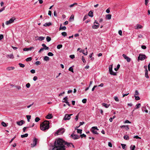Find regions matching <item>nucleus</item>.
I'll return each instance as SVG.
<instances>
[{"instance_id":"f257e3e1","label":"nucleus","mask_w":150,"mask_h":150,"mask_svg":"<svg viewBox=\"0 0 150 150\" xmlns=\"http://www.w3.org/2000/svg\"><path fill=\"white\" fill-rule=\"evenodd\" d=\"M66 142L62 139L59 138L56 139L54 146V149L57 150H66L65 145Z\"/></svg>"},{"instance_id":"f03ea898","label":"nucleus","mask_w":150,"mask_h":150,"mask_svg":"<svg viewBox=\"0 0 150 150\" xmlns=\"http://www.w3.org/2000/svg\"><path fill=\"white\" fill-rule=\"evenodd\" d=\"M40 128L41 130L45 131L48 129L49 128V122L45 120L40 125Z\"/></svg>"},{"instance_id":"7ed1b4c3","label":"nucleus","mask_w":150,"mask_h":150,"mask_svg":"<svg viewBox=\"0 0 150 150\" xmlns=\"http://www.w3.org/2000/svg\"><path fill=\"white\" fill-rule=\"evenodd\" d=\"M65 131V129L64 128L59 129L57 132H56V134L57 135H61L63 134Z\"/></svg>"},{"instance_id":"20e7f679","label":"nucleus","mask_w":150,"mask_h":150,"mask_svg":"<svg viewBox=\"0 0 150 150\" xmlns=\"http://www.w3.org/2000/svg\"><path fill=\"white\" fill-rule=\"evenodd\" d=\"M38 139L36 138H34L33 139V143L31 145L32 147H34L36 146L37 144Z\"/></svg>"},{"instance_id":"39448f33","label":"nucleus","mask_w":150,"mask_h":150,"mask_svg":"<svg viewBox=\"0 0 150 150\" xmlns=\"http://www.w3.org/2000/svg\"><path fill=\"white\" fill-rule=\"evenodd\" d=\"M92 129H91V131L92 132V133L94 134H98V133L96 131H95V129H96L97 130H98V129L97 127L95 126V127H92Z\"/></svg>"},{"instance_id":"423d86ee","label":"nucleus","mask_w":150,"mask_h":150,"mask_svg":"<svg viewBox=\"0 0 150 150\" xmlns=\"http://www.w3.org/2000/svg\"><path fill=\"white\" fill-rule=\"evenodd\" d=\"M146 57L145 55L140 54L138 57V59L139 60H143L145 59Z\"/></svg>"},{"instance_id":"0eeeda50","label":"nucleus","mask_w":150,"mask_h":150,"mask_svg":"<svg viewBox=\"0 0 150 150\" xmlns=\"http://www.w3.org/2000/svg\"><path fill=\"white\" fill-rule=\"evenodd\" d=\"M72 115V114L69 115L66 114L64 118V120H69L71 118V116Z\"/></svg>"},{"instance_id":"6e6552de","label":"nucleus","mask_w":150,"mask_h":150,"mask_svg":"<svg viewBox=\"0 0 150 150\" xmlns=\"http://www.w3.org/2000/svg\"><path fill=\"white\" fill-rule=\"evenodd\" d=\"M15 19L13 18H11L10 19L9 21H7L6 22V25H8L10 24H11L13 23Z\"/></svg>"},{"instance_id":"1a4fd4ad","label":"nucleus","mask_w":150,"mask_h":150,"mask_svg":"<svg viewBox=\"0 0 150 150\" xmlns=\"http://www.w3.org/2000/svg\"><path fill=\"white\" fill-rule=\"evenodd\" d=\"M71 137L74 139H78L80 137V136L79 135L74 134H72L71 135Z\"/></svg>"},{"instance_id":"9d476101","label":"nucleus","mask_w":150,"mask_h":150,"mask_svg":"<svg viewBox=\"0 0 150 150\" xmlns=\"http://www.w3.org/2000/svg\"><path fill=\"white\" fill-rule=\"evenodd\" d=\"M122 56L125 58V59L128 62H130L131 60V59L127 56L125 54H123L122 55Z\"/></svg>"},{"instance_id":"9b49d317","label":"nucleus","mask_w":150,"mask_h":150,"mask_svg":"<svg viewBox=\"0 0 150 150\" xmlns=\"http://www.w3.org/2000/svg\"><path fill=\"white\" fill-rule=\"evenodd\" d=\"M24 123L25 121L23 120H21L20 121L17 122H16L17 124L19 126H21Z\"/></svg>"},{"instance_id":"f8f14e48","label":"nucleus","mask_w":150,"mask_h":150,"mask_svg":"<svg viewBox=\"0 0 150 150\" xmlns=\"http://www.w3.org/2000/svg\"><path fill=\"white\" fill-rule=\"evenodd\" d=\"M143 26L139 24H137L134 27V28L135 29H141L142 28Z\"/></svg>"},{"instance_id":"ddd939ff","label":"nucleus","mask_w":150,"mask_h":150,"mask_svg":"<svg viewBox=\"0 0 150 150\" xmlns=\"http://www.w3.org/2000/svg\"><path fill=\"white\" fill-rule=\"evenodd\" d=\"M42 46L44 47H42L44 50H48L49 49V47H47L45 44H42Z\"/></svg>"},{"instance_id":"4468645a","label":"nucleus","mask_w":150,"mask_h":150,"mask_svg":"<svg viewBox=\"0 0 150 150\" xmlns=\"http://www.w3.org/2000/svg\"><path fill=\"white\" fill-rule=\"evenodd\" d=\"M66 144L67 145V146H68V147H70L71 146H72L74 148V146L73 145L72 143H68L66 142Z\"/></svg>"},{"instance_id":"2eb2a0df","label":"nucleus","mask_w":150,"mask_h":150,"mask_svg":"<svg viewBox=\"0 0 150 150\" xmlns=\"http://www.w3.org/2000/svg\"><path fill=\"white\" fill-rule=\"evenodd\" d=\"M145 77L148 79L149 78V76H148V70H147V66L146 67Z\"/></svg>"},{"instance_id":"dca6fc26","label":"nucleus","mask_w":150,"mask_h":150,"mask_svg":"<svg viewBox=\"0 0 150 150\" xmlns=\"http://www.w3.org/2000/svg\"><path fill=\"white\" fill-rule=\"evenodd\" d=\"M38 38L37 40H39L40 41H42V40H44L45 38V37H43L42 36L38 37H37Z\"/></svg>"},{"instance_id":"f3484780","label":"nucleus","mask_w":150,"mask_h":150,"mask_svg":"<svg viewBox=\"0 0 150 150\" xmlns=\"http://www.w3.org/2000/svg\"><path fill=\"white\" fill-rule=\"evenodd\" d=\"M6 57L7 58H10L11 59H13L14 58V56L13 54H12L10 55L7 54L6 55Z\"/></svg>"},{"instance_id":"a211bd4d","label":"nucleus","mask_w":150,"mask_h":150,"mask_svg":"<svg viewBox=\"0 0 150 150\" xmlns=\"http://www.w3.org/2000/svg\"><path fill=\"white\" fill-rule=\"evenodd\" d=\"M52 114H48L46 117V118L47 119H50L52 117Z\"/></svg>"},{"instance_id":"6ab92c4d","label":"nucleus","mask_w":150,"mask_h":150,"mask_svg":"<svg viewBox=\"0 0 150 150\" xmlns=\"http://www.w3.org/2000/svg\"><path fill=\"white\" fill-rule=\"evenodd\" d=\"M93 12L92 11H90L88 13V16L91 17H92L93 16Z\"/></svg>"},{"instance_id":"aec40b11","label":"nucleus","mask_w":150,"mask_h":150,"mask_svg":"<svg viewBox=\"0 0 150 150\" xmlns=\"http://www.w3.org/2000/svg\"><path fill=\"white\" fill-rule=\"evenodd\" d=\"M141 106V104L140 103H138L137 104H136V108H134V110H133L132 112L134 111V110L136 109H138Z\"/></svg>"},{"instance_id":"412c9836","label":"nucleus","mask_w":150,"mask_h":150,"mask_svg":"<svg viewBox=\"0 0 150 150\" xmlns=\"http://www.w3.org/2000/svg\"><path fill=\"white\" fill-rule=\"evenodd\" d=\"M62 24L60 25V27L59 28V30H65L66 29V27L65 26H64L63 27H62Z\"/></svg>"},{"instance_id":"4be33fe9","label":"nucleus","mask_w":150,"mask_h":150,"mask_svg":"<svg viewBox=\"0 0 150 150\" xmlns=\"http://www.w3.org/2000/svg\"><path fill=\"white\" fill-rule=\"evenodd\" d=\"M99 26L98 25H96L94 24L92 26V28L94 29H97L98 28Z\"/></svg>"},{"instance_id":"5701e85b","label":"nucleus","mask_w":150,"mask_h":150,"mask_svg":"<svg viewBox=\"0 0 150 150\" xmlns=\"http://www.w3.org/2000/svg\"><path fill=\"white\" fill-rule=\"evenodd\" d=\"M52 25V23L50 22L46 23L44 24L43 25L44 26H49Z\"/></svg>"},{"instance_id":"b1692460","label":"nucleus","mask_w":150,"mask_h":150,"mask_svg":"<svg viewBox=\"0 0 150 150\" xmlns=\"http://www.w3.org/2000/svg\"><path fill=\"white\" fill-rule=\"evenodd\" d=\"M84 50H80V51H79L80 52H82L85 55H87L88 54V52L87 50H86V53H85L84 52Z\"/></svg>"},{"instance_id":"393cba45","label":"nucleus","mask_w":150,"mask_h":150,"mask_svg":"<svg viewBox=\"0 0 150 150\" xmlns=\"http://www.w3.org/2000/svg\"><path fill=\"white\" fill-rule=\"evenodd\" d=\"M102 105L103 106H104L105 108H108L109 107V106L110 105V104L108 105L107 103H104L102 104Z\"/></svg>"},{"instance_id":"a878e982","label":"nucleus","mask_w":150,"mask_h":150,"mask_svg":"<svg viewBox=\"0 0 150 150\" xmlns=\"http://www.w3.org/2000/svg\"><path fill=\"white\" fill-rule=\"evenodd\" d=\"M109 72L111 75H116V73L113 72L112 70L110 71Z\"/></svg>"},{"instance_id":"bb28decb","label":"nucleus","mask_w":150,"mask_h":150,"mask_svg":"<svg viewBox=\"0 0 150 150\" xmlns=\"http://www.w3.org/2000/svg\"><path fill=\"white\" fill-rule=\"evenodd\" d=\"M106 18L108 20H110L111 19V15L110 14H108L106 15Z\"/></svg>"},{"instance_id":"cd10ccee","label":"nucleus","mask_w":150,"mask_h":150,"mask_svg":"<svg viewBox=\"0 0 150 150\" xmlns=\"http://www.w3.org/2000/svg\"><path fill=\"white\" fill-rule=\"evenodd\" d=\"M28 134L27 133L25 134H24L21 135V137L22 138H23L25 137H27L28 136Z\"/></svg>"},{"instance_id":"c85d7f7f","label":"nucleus","mask_w":150,"mask_h":150,"mask_svg":"<svg viewBox=\"0 0 150 150\" xmlns=\"http://www.w3.org/2000/svg\"><path fill=\"white\" fill-rule=\"evenodd\" d=\"M44 60L45 61H48L49 60V58L47 56H45L44 58Z\"/></svg>"},{"instance_id":"c756f323","label":"nucleus","mask_w":150,"mask_h":150,"mask_svg":"<svg viewBox=\"0 0 150 150\" xmlns=\"http://www.w3.org/2000/svg\"><path fill=\"white\" fill-rule=\"evenodd\" d=\"M46 40L47 42H49L51 40V38L50 37L47 36L46 37Z\"/></svg>"},{"instance_id":"7c9ffc66","label":"nucleus","mask_w":150,"mask_h":150,"mask_svg":"<svg viewBox=\"0 0 150 150\" xmlns=\"http://www.w3.org/2000/svg\"><path fill=\"white\" fill-rule=\"evenodd\" d=\"M26 117L28 121L29 122L30 121V120L31 118V116L29 115H27L26 116Z\"/></svg>"},{"instance_id":"2f4dec72","label":"nucleus","mask_w":150,"mask_h":150,"mask_svg":"<svg viewBox=\"0 0 150 150\" xmlns=\"http://www.w3.org/2000/svg\"><path fill=\"white\" fill-rule=\"evenodd\" d=\"M124 139H125L127 140L129 139V137L127 135H125L123 137Z\"/></svg>"},{"instance_id":"473e14b6","label":"nucleus","mask_w":150,"mask_h":150,"mask_svg":"<svg viewBox=\"0 0 150 150\" xmlns=\"http://www.w3.org/2000/svg\"><path fill=\"white\" fill-rule=\"evenodd\" d=\"M120 66V64H118L117 66V67L115 68L114 70L116 71H117L118 69L119 68Z\"/></svg>"},{"instance_id":"72a5a7b5","label":"nucleus","mask_w":150,"mask_h":150,"mask_svg":"<svg viewBox=\"0 0 150 150\" xmlns=\"http://www.w3.org/2000/svg\"><path fill=\"white\" fill-rule=\"evenodd\" d=\"M62 47V45L61 44L60 45H59L57 46V48L58 49H59Z\"/></svg>"},{"instance_id":"f704fd0d","label":"nucleus","mask_w":150,"mask_h":150,"mask_svg":"<svg viewBox=\"0 0 150 150\" xmlns=\"http://www.w3.org/2000/svg\"><path fill=\"white\" fill-rule=\"evenodd\" d=\"M115 115L113 116L112 117H110L109 119V120H110V122H112L113 120V119H114L115 118Z\"/></svg>"},{"instance_id":"c9c22d12","label":"nucleus","mask_w":150,"mask_h":150,"mask_svg":"<svg viewBox=\"0 0 150 150\" xmlns=\"http://www.w3.org/2000/svg\"><path fill=\"white\" fill-rule=\"evenodd\" d=\"M135 147V145H131L130 147V149H131V150H134V149Z\"/></svg>"},{"instance_id":"e433bc0d","label":"nucleus","mask_w":150,"mask_h":150,"mask_svg":"<svg viewBox=\"0 0 150 150\" xmlns=\"http://www.w3.org/2000/svg\"><path fill=\"white\" fill-rule=\"evenodd\" d=\"M112 65H110L109 67V71L112 70Z\"/></svg>"},{"instance_id":"4c0bfd02","label":"nucleus","mask_w":150,"mask_h":150,"mask_svg":"<svg viewBox=\"0 0 150 150\" xmlns=\"http://www.w3.org/2000/svg\"><path fill=\"white\" fill-rule=\"evenodd\" d=\"M62 36L65 37L67 35V33L66 32H64L62 33Z\"/></svg>"},{"instance_id":"58836bf2","label":"nucleus","mask_w":150,"mask_h":150,"mask_svg":"<svg viewBox=\"0 0 150 150\" xmlns=\"http://www.w3.org/2000/svg\"><path fill=\"white\" fill-rule=\"evenodd\" d=\"M77 132L78 133L81 134L82 133V130L81 129H77Z\"/></svg>"},{"instance_id":"ea45409f","label":"nucleus","mask_w":150,"mask_h":150,"mask_svg":"<svg viewBox=\"0 0 150 150\" xmlns=\"http://www.w3.org/2000/svg\"><path fill=\"white\" fill-rule=\"evenodd\" d=\"M1 124L4 127H6L7 126L6 124L4 122H1Z\"/></svg>"},{"instance_id":"a19ab883","label":"nucleus","mask_w":150,"mask_h":150,"mask_svg":"<svg viewBox=\"0 0 150 150\" xmlns=\"http://www.w3.org/2000/svg\"><path fill=\"white\" fill-rule=\"evenodd\" d=\"M32 59L31 57H29L27 58L26 59V61L27 62L30 61Z\"/></svg>"},{"instance_id":"79ce46f5","label":"nucleus","mask_w":150,"mask_h":150,"mask_svg":"<svg viewBox=\"0 0 150 150\" xmlns=\"http://www.w3.org/2000/svg\"><path fill=\"white\" fill-rule=\"evenodd\" d=\"M47 55L50 56H53V54L51 52H49L48 53Z\"/></svg>"},{"instance_id":"37998d69","label":"nucleus","mask_w":150,"mask_h":150,"mask_svg":"<svg viewBox=\"0 0 150 150\" xmlns=\"http://www.w3.org/2000/svg\"><path fill=\"white\" fill-rule=\"evenodd\" d=\"M19 65L20 66V67L22 68H23L25 67V65L24 64H23L22 63H19Z\"/></svg>"},{"instance_id":"c03bdc74","label":"nucleus","mask_w":150,"mask_h":150,"mask_svg":"<svg viewBox=\"0 0 150 150\" xmlns=\"http://www.w3.org/2000/svg\"><path fill=\"white\" fill-rule=\"evenodd\" d=\"M62 102H64V103H65L67 105H68L69 106H70V104L69 103V102L67 100H66V101H63Z\"/></svg>"},{"instance_id":"a18cd8bd","label":"nucleus","mask_w":150,"mask_h":150,"mask_svg":"<svg viewBox=\"0 0 150 150\" xmlns=\"http://www.w3.org/2000/svg\"><path fill=\"white\" fill-rule=\"evenodd\" d=\"M69 71L72 72H74L73 69L72 67H70L69 68Z\"/></svg>"},{"instance_id":"49530a36","label":"nucleus","mask_w":150,"mask_h":150,"mask_svg":"<svg viewBox=\"0 0 150 150\" xmlns=\"http://www.w3.org/2000/svg\"><path fill=\"white\" fill-rule=\"evenodd\" d=\"M40 120V119L38 117H36L35 119V121L36 122H38Z\"/></svg>"},{"instance_id":"de8ad7c7","label":"nucleus","mask_w":150,"mask_h":150,"mask_svg":"<svg viewBox=\"0 0 150 150\" xmlns=\"http://www.w3.org/2000/svg\"><path fill=\"white\" fill-rule=\"evenodd\" d=\"M114 99H115V100L116 101H117V102H118L119 101V100L118 98V97L117 96H115L114 97Z\"/></svg>"},{"instance_id":"09e8293b","label":"nucleus","mask_w":150,"mask_h":150,"mask_svg":"<svg viewBox=\"0 0 150 150\" xmlns=\"http://www.w3.org/2000/svg\"><path fill=\"white\" fill-rule=\"evenodd\" d=\"M134 97H135V99L136 100H139L140 99V97L138 96H134Z\"/></svg>"},{"instance_id":"8fccbe9b","label":"nucleus","mask_w":150,"mask_h":150,"mask_svg":"<svg viewBox=\"0 0 150 150\" xmlns=\"http://www.w3.org/2000/svg\"><path fill=\"white\" fill-rule=\"evenodd\" d=\"M30 128V127H24L23 128V132H25L26 129L28 128Z\"/></svg>"},{"instance_id":"3c124183","label":"nucleus","mask_w":150,"mask_h":150,"mask_svg":"<svg viewBox=\"0 0 150 150\" xmlns=\"http://www.w3.org/2000/svg\"><path fill=\"white\" fill-rule=\"evenodd\" d=\"M77 4V3H74L73 4H72L71 5H70L69 6V7L70 8L71 7H73L74 6V5H76Z\"/></svg>"},{"instance_id":"603ef678","label":"nucleus","mask_w":150,"mask_h":150,"mask_svg":"<svg viewBox=\"0 0 150 150\" xmlns=\"http://www.w3.org/2000/svg\"><path fill=\"white\" fill-rule=\"evenodd\" d=\"M87 100L86 98L83 99L82 100V102L83 103H85L86 102Z\"/></svg>"},{"instance_id":"864d4df0","label":"nucleus","mask_w":150,"mask_h":150,"mask_svg":"<svg viewBox=\"0 0 150 150\" xmlns=\"http://www.w3.org/2000/svg\"><path fill=\"white\" fill-rule=\"evenodd\" d=\"M86 136L85 134H81L80 135V137H81V138H82L83 137H86Z\"/></svg>"},{"instance_id":"5fc2aeb1","label":"nucleus","mask_w":150,"mask_h":150,"mask_svg":"<svg viewBox=\"0 0 150 150\" xmlns=\"http://www.w3.org/2000/svg\"><path fill=\"white\" fill-rule=\"evenodd\" d=\"M30 84L29 83H27L26 85V86L27 88H29L30 87Z\"/></svg>"},{"instance_id":"6e6d98bb","label":"nucleus","mask_w":150,"mask_h":150,"mask_svg":"<svg viewBox=\"0 0 150 150\" xmlns=\"http://www.w3.org/2000/svg\"><path fill=\"white\" fill-rule=\"evenodd\" d=\"M15 87L18 90H20L21 88V87L19 86H16Z\"/></svg>"},{"instance_id":"4d7b16f0","label":"nucleus","mask_w":150,"mask_h":150,"mask_svg":"<svg viewBox=\"0 0 150 150\" xmlns=\"http://www.w3.org/2000/svg\"><path fill=\"white\" fill-rule=\"evenodd\" d=\"M82 60L84 63H85L86 62V61L83 56H82Z\"/></svg>"},{"instance_id":"13d9d810","label":"nucleus","mask_w":150,"mask_h":150,"mask_svg":"<svg viewBox=\"0 0 150 150\" xmlns=\"http://www.w3.org/2000/svg\"><path fill=\"white\" fill-rule=\"evenodd\" d=\"M88 17V16L87 15H86L84 16L83 18V21H84L86 19H87Z\"/></svg>"},{"instance_id":"bf43d9fd","label":"nucleus","mask_w":150,"mask_h":150,"mask_svg":"<svg viewBox=\"0 0 150 150\" xmlns=\"http://www.w3.org/2000/svg\"><path fill=\"white\" fill-rule=\"evenodd\" d=\"M108 145L110 147H111L112 146V144L110 142H108Z\"/></svg>"},{"instance_id":"052dcab7","label":"nucleus","mask_w":150,"mask_h":150,"mask_svg":"<svg viewBox=\"0 0 150 150\" xmlns=\"http://www.w3.org/2000/svg\"><path fill=\"white\" fill-rule=\"evenodd\" d=\"M69 57L72 59H73L75 58L74 55L73 54L70 55Z\"/></svg>"},{"instance_id":"680f3d73","label":"nucleus","mask_w":150,"mask_h":150,"mask_svg":"<svg viewBox=\"0 0 150 150\" xmlns=\"http://www.w3.org/2000/svg\"><path fill=\"white\" fill-rule=\"evenodd\" d=\"M121 145H122V148L123 149H124L125 148V146H126V145H125V144H121Z\"/></svg>"},{"instance_id":"e2e57ef3","label":"nucleus","mask_w":150,"mask_h":150,"mask_svg":"<svg viewBox=\"0 0 150 150\" xmlns=\"http://www.w3.org/2000/svg\"><path fill=\"white\" fill-rule=\"evenodd\" d=\"M40 64H41V62H40L39 61H37L35 62V64L37 65H38Z\"/></svg>"},{"instance_id":"0e129e2a","label":"nucleus","mask_w":150,"mask_h":150,"mask_svg":"<svg viewBox=\"0 0 150 150\" xmlns=\"http://www.w3.org/2000/svg\"><path fill=\"white\" fill-rule=\"evenodd\" d=\"M38 79V77L36 76H35L33 78V80L34 81H36Z\"/></svg>"},{"instance_id":"69168bd1","label":"nucleus","mask_w":150,"mask_h":150,"mask_svg":"<svg viewBox=\"0 0 150 150\" xmlns=\"http://www.w3.org/2000/svg\"><path fill=\"white\" fill-rule=\"evenodd\" d=\"M69 19H70V20H74V16L73 15H72L71 16V17H70V18H69Z\"/></svg>"},{"instance_id":"338daca9","label":"nucleus","mask_w":150,"mask_h":150,"mask_svg":"<svg viewBox=\"0 0 150 150\" xmlns=\"http://www.w3.org/2000/svg\"><path fill=\"white\" fill-rule=\"evenodd\" d=\"M138 38H143V35L141 34L138 35Z\"/></svg>"},{"instance_id":"774afa93","label":"nucleus","mask_w":150,"mask_h":150,"mask_svg":"<svg viewBox=\"0 0 150 150\" xmlns=\"http://www.w3.org/2000/svg\"><path fill=\"white\" fill-rule=\"evenodd\" d=\"M142 48L143 49H145L146 48V47L145 45H142L141 46Z\"/></svg>"}]
</instances>
